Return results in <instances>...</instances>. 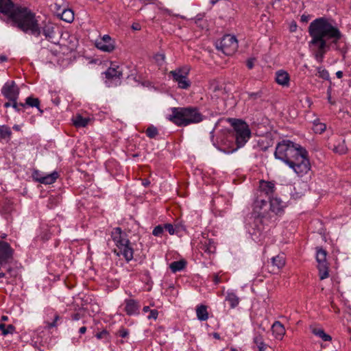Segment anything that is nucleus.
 I'll return each mask as SVG.
<instances>
[{"label": "nucleus", "mask_w": 351, "mask_h": 351, "mask_svg": "<svg viewBox=\"0 0 351 351\" xmlns=\"http://www.w3.org/2000/svg\"><path fill=\"white\" fill-rule=\"evenodd\" d=\"M274 157L287 164L300 177L304 176L311 169L308 152L290 140L278 143Z\"/></svg>", "instance_id": "1"}, {"label": "nucleus", "mask_w": 351, "mask_h": 351, "mask_svg": "<svg viewBox=\"0 0 351 351\" xmlns=\"http://www.w3.org/2000/svg\"><path fill=\"white\" fill-rule=\"evenodd\" d=\"M308 33L311 37L309 45H328L327 41L337 44L342 35L339 30L333 27L332 23H310Z\"/></svg>", "instance_id": "2"}, {"label": "nucleus", "mask_w": 351, "mask_h": 351, "mask_svg": "<svg viewBox=\"0 0 351 351\" xmlns=\"http://www.w3.org/2000/svg\"><path fill=\"white\" fill-rule=\"evenodd\" d=\"M0 14H3L13 22H38L40 16H36L28 8L14 4L11 0H0Z\"/></svg>", "instance_id": "3"}, {"label": "nucleus", "mask_w": 351, "mask_h": 351, "mask_svg": "<svg viewBox=\"0 0 351 351\" xmlns=\"http://www.w3.org/2000/svg\"><path fill=\"white\" fill-rule=\"evenodd\" d=\"M167 119L178 127H185L202 122L205 117L196 107H173Z\"/></svg>", "instance_id": "4"}, {"label": "nucleus", "mask_w": 351, "mask_h": 351, "mask_svg": "<svg viewBox=\"0 0 351 351\" xmlns=\"http://www.w3.org/2000/svg\"><path fill=\"white\" fill-rule=\"evenodd\" d=\"M19 30L25 34L38 36L43 33L46 38L53 43L58 40L60 34V28L55 23H43L44 26H40L39 23H12Z\"/></svg>", "instance_id": "5"}, {"label": "nucleus", "mask_w": 351, "mask_h": 351, "mask_svg": "<svg viewBox=\"0 0 351 351\" xmlns=\"http://www.w3.org/2000/svg\"><path fill=\"white\" fill-rule=\"evenodd\" d=\"M228 120L231 123L234 131H231V132L227 134V140L230 142H234V141L237 147L230 150H225L224 148L223 152L226 153H232L246 143L251 136V132L245 122L235 119H228Z\"/></svg>", "instance_id": "6"}, {"label": "nucleus", "mask_w": 351, "mask_h": 351, "mask_svg": "<svg viewBox=\"0 0 351 351\" xmlns=\"http://www.w3.org/2000/svg\"><path fill=\"white\" fill-rule=\"evenodd\" d=\"M111 238L118 248L117 252L114 251L117 255L123 256L127 263L132 261L134 257V248L128 234L121 228L116 227L111 232Z\"/></svg>", "instance_id": "7"}, {"label": "nucleus", "mask_w": 351, "mask_h": 351, "mask_svg": "<svg viewBox=\"0 0 351 351\" xmlns=\"http://www.w3.org/2000/svg\"><path fill=\"white\" fill-rule=\"evenodd\" d=\"M267 201L264 199L258 198L255 199L253 204V212L249 219L247 226H249V232L251 234H256L263 230V218L267 212Z\"/></svg>", "instance_id": "8"}, {"label": "nucleus", "mask_w": 351, "mask_h": 351, "mask_svg": "<svg viewBox=\"0 0 351 351\" xmlns=\"http://www.w3.org/2000/svg\"><path fill=\"white\" fill-rule=\"evenodd\" d=\"M216 47L226 56L234 54L238 49V41L233 35L226 34L216 43Z\"/></svg>", "instance_id": "9"}, {"label": "nucleus", "mask_w": 351, "mask_h": 351, "mask_svg": "<svg viewBox=\"0 0 351 351\" xmlns=\"http://www.w3.org/2000/svg\"><path fill=\"white\" fill-rule=\"evenodd\" d=\"M189 69L187 67L178 68L171 71L169 76L171 77L173 80L178 84L180 88L187 89L191 86V81L188 79Z\"/></svg>", "instance_id": "10"}, {"label": "nucleus", "mask_w": 351, "mask_h": 351, "mask_svg": "<svg viewBox=\"0 0 351 351\" xmlns=\"http://www.w3.org/2000/svg\"><path fill=\"white\" fill-rule=\"evenodd\" d=\"M326 256L327 252L322 247H317L316 260L320 280L327 278L329 276Z\"/></svg>", "instance_id": "11"}, {"label": "nucleus", "mask_w": 351, "mask_h": 351, "mask_svg": "<svg viewBox=\"0 0 351 351\" xmlns=\"http://www.w3.org/2000/svg\"><path fill=\"white\" fill-rule=\"evenodd\" d=\"M106 80L105 84L107 86L110 87L117 86L121 84V79L122 77V71L119 69V66L109 67L104 73Z\"/></svg>", "instance_id": "12"}, {"label": "nucleus", "mask_w": 351, "mask_h": 351, "mask_svg": "<svg viewBox=\"0 0 351 351\" xmlns=\"http://www.w3.org/2000/svg\"><path fill=\"white\" fill-rule=\"evenodd\" d=\"M275 189V184L273 182L261 180L259 182V194L256 199L261 198L268 202L273 197Z\"/></svg>", "instance_id": "13"}, {"label": "nucleus", "mask_w": 351, "mask_h": 351, "mask_svg": "<svg viewBox=\"0 0 351 351\" xmlns=\"http://www.w3.org/2000/svg\"><path fill=\"white\" fill-rule=\"evenodd\" d=\"M19 93V88L14 81L7 82L1 88L2 95L10 101L17 100Z\"/></svg>", "instance_id": "14"}, {"label": "nucleus", "mask_w": 351, "mask_h": 351, "mask_svg": "<svg viewBox=\"0 0 351 351\" xmlns=\"http://www.w3.org/2000/svg\"><path fill=\"white\" fill-rule=\"evenodd\" d=\"M13 250L10 245L0 241V265L3 266L12 259Z\"/></svg>", "instance_id": "15"}, {"label": "nucleus", "mask_w": 351, "mask_h": 351, "mask_svg": "<svg viewBox=\"0 0 351 351\" xmlns=\"http://www.w3.org/2000/svg\"><path fill=\"white\" fill-rule=\"evenodd\" d=\"M96 47L105 52H111L114 48V42L109 35H104L99 40L96 42Z\"/></svg>", "instance_id": "16"}, {"label": "nucleus", "mask_w": 351, "mask_h": 351, "mask_svg": "<svg viewBox=\"0 0 351 351\" xmlns=\"http://www.w3.org/2000/svg\"><path fill=\"white\" fill-rule=\"evenodd\" d=\"M124 311L129 316L139 314L140 303L138 301L133 299H125L124 300Z\"/></svg>", "instance_id": "17"}, {"label": "nucleus", "mask_w": 351, "mask_h": 351, "mask_svg": "<svg viewBox=\"0 0 351 351\" xmlns=\"http://www.w3.org/2000/svg\"><path fill=\"white\" fill-rule=\"evenodd\" d=\"M285 207V203L280 198L272 197L268 200L267 211L271 210L278 215L282 211Z\"/></svg>", "instance_id": "18"}, {"label": "nucleus", "mask_w": 351, "mask_h": 351, "mask_svg": "<svg viewBox=\"0 0 351 351\" xmlns=\"http://www.w3.org/2000/svg\"><path fill=\"white\" fill-rule=\"evenodd\" d=\"M271 330L275 338L278 340H282L286 332L284 325L279 321L274 322L271 326Z\"/></svg>", "instance_id": "19"}, {"label": "nucleus", "mask_w": 351, "mask_h": 351, "mask_svg": "<svg viewBox=\"0 0 351 351\" xmlns=\"http://www.w3.org/2000/svg\"><path fill=\"white\" fill-rule=\"evenodd\" d=\"M229 132H231V131L227 130L221 136L218 137L219 141L217 143L219 144V147H217V148L223 151L224 148L225 150H230L233 148L232 147L233 142H230L227 140V134Z\"/></svg>", "instance_id": "20"}, {"label": "nucleus", "mask_w": 351, "mask_h": 351, "mask_svg": "<svg viewBox=\"0 0 351 351\" xmlns=\"http://www.w3.org/2000/svg\"><path fill=\"white\" fill-rule=\"evenodd\" d=\"M285 264V258L283 254L278 255L271 259V267L273 272L278 271L284 267Z\"/></svg>", "instance_id": "21"}, {"label": "nucleus", "mask_w": 351, "mask_h": 351, "mask_svg": "<svg viewBox=\"0 0 351 351\" xmlns=\"http://www.w3.org/2000/svg\"><path fill=\"white\" fill-rule=\"evenodd\" d=\"M309 46L316 47V49L314 51L315 58L319 62H322L323 61L324 55L327 51V49H329V45L321 46L319 45H309Z\"/></svg>", "instance_id": "22"}, {"label": "nucleus", "mask_w": 351, "mask_h": 351, "mask_svg": "<svg viewBox=\"0 0 351 351\" xmlns=\"http://www.w3.org/2000/svg\"><path fill=\"white\" fill-rule=\"evenodd\" d=\"M289 75L287 72L280 70L276 73V82L283 86H288L289 84Z\"/></svg>", "instance_id": "23"}, {"label": "nucleus", "mask_w": 351, "mask_h": 351, "mask_svg": "<svg viewBox=\"0 0 351 351\" xmlns=\"http://www.w3.org/2000/svg\"><path fill=\"white\" fill-rule=\"evenodd\" d=\"M58 177V172L55 171L51 173L47 174L46 176L37 177L36 180L41 184H51L54 183Z\"/></svg>", "instance_id": "24"}, {"label": "nucleus", "mask_w": 351, "mask_h": 351, "mask_svg": "<svg viewBox=\"0 0 351 351\" xmlns=\"http://www.w3.org/2000/svg\"><path fill=\"white\" fill-rule=\"evenodd\" d=\"M57 19L62 20L64 22H73L74 13L71 9L63 8L62 11L57 16Z\"/></svg>", "instance_id": "25"}, {"label": "nucleus", "mask_w": 351, "mask_h": 351, "mask_svg": "<svg viewBox=\"0 0 351 351\" xmlns=\"http://www.w3.org/2000/svg\"><path fill=\"white\" fill-rule=\"evenodd\" d=\"M200 249L204 253H207L208 254H214L216 250V246L215 243L211 239H206L204 243H201Z\"/></svg>", "instance_id": "26"}, {"label": "nucleus", "mask_w": 351, "mask_h": 351, "mask_svg": "<svg viewBox=\"0 0 351 351\" xmlns=\"http://www.w3.org/2000/svg\"><path fill=\"white\" fill-rule=\"evenodd\" d=\"M332 149L335 153L339 154H344L347 152L348 148L345 144V140L339 141L337 144H333L332 145L329 147Z\"/></svg>", "instance_id": "27"}, {"label": "nucleus", "mask_w": 351, "mask_h": 351, "mask_svg": "<svg viewBox=\"0 0 351 351\" xmlns=\"http://www.w3.org/2000/svg\"><path fill=\"white\" fill-rule=\"evenodd\" d=\"M196 314L197 319L200 321H206L208 319V313L207 306L205 305H199L197 306Z\"/></svg>", "instance_id": "28"}, {"label": "nucleus", "mask_w": 351, "mask_h": 351, "mask_svg": "<svg viewBox=\"0 0 351 351\" xmlns=\"http://www.w3.org/2000/svg\"><path fill=\"white\" fill-rule=\"evenodd\" d=\"M186 265V261L182 259L180 261L172 262L170 264L169 267L173 273H176L184 269Z\"/></svg>", "instance_id": "29"}, {"label": "nucleus", "mask_w": 351, "mask_h": 351, "mask_svg": "<svg viewBox=\"0 0 351 351\" xmlns=\"http://www.w3.org/2000/svg\"><path fill=\"white\" fill-rule=\"evenodd\" d=\"M226 301H227L230 306V308H235L239 303V298L233 292H228L226 297Z\"/></svg>", "instance_id": "30"}, {"label": "nucleus", "mask_w": 351, "mask_h": 351, "mask_svg": "<svg viewBox=\"0 0 351 351\" xmlns=\"http://www.w3.org/2000/svg\"><path fill=\"white\" fill-rule=\"evenodd\" d=\"M88 121L89 119L88 118H85L80 114H77L73 119V124L77 128L86 127L88 125Z\"/></svg>", "instance_id": "31"}, {"label": "nucleus", "mask_w": 351, "mask_h": 351, "mask_svg": "<svg viewBox=\"0 0 351 351\" xmlns=\"http://www.w3.org/2000/svg\"><path fill=\"white\" fill-rule=\"evenodd\" d=\"M16 330V328L12 325L9 324L6 326L5 324L0 323V331L3 336H6L9 334H13Z\"/></svg>", "instance_id": "32"}, {"label": "nucleus", "mask_w": 351, "mask_h": 351, "mask_svg": "<svg viewBox=\"0 0 351 351\" xmlns=\"http://www.w3.org/2000/svg\"><path fill=\"white\" fill-rule=\"evenodd\" d=\"M12 135V131L10 128L5 125L0 126V141L8 138L10 139Z\"/></svg>", "instance_id": "33"}, {"label": "nucleus", "mask_w": 351, "mask_h": 351, "mask_svg": "<svg viewBox=\"0 0 351 351\" xmlns=\"http://www.w3.org/2000/svg\"><path fill=\"white\" fill-rule=\"evenodd\" d=\"M26 106H29L30 107H36L38 109L40 113L43 112V110L40 109V100L38 98H34L33 97H28L25 99V102L23 103Z\"/></svg>", "instance_id": "34"}, {"label": "nucleus", "mask_w": 351, "mask_h": 351, "mask_svg": "<svg viewBox=\"0 0 351 351\" xmlns=\"http://www.w3.org/2000/svg\"><path fill=\"white\" fill-rule=\"evenodd\" d=\"M312 332L315 335L320 337L324 341H329L332 339V337L329 335L325 333L323 329L315 328L312 330Z\"/></svg>", "instance_id": "35"}, {"label": "nucleus", "mask_w": 351, "mask_h": 351, "mask_svg": "<svg viewBox=\"0 0 351 351\" xmlns=\"http://www.w3.org/2000/svg\"><path fill=\"white\" fill-rule=\"evenodd\" d=\"M253 341L257 346L258 350L267 348V346L264 343L263 335L258 332L255 333Z\"/></svg>", "instance_id": "36"}, {"label": "nucleus", "mask_w": 351, "mask_h": 351, "mask_svg": "<svg viewBox=\"0 0 351 351\" xmlns=\"http://www.w3.org/2000/svg\"><path fill=\"white\" fill-rule=\"evenodd\" d=\"M66 8L64 5V0H56V2L52 5V10L54 12L56 16L62 11V8Z\"/></svg>", "instance_id": "37"}, {"label": "nucleus", "mask_w": 351, "mask_h": 351, "mask_svg": "<svg viewBox=\"0 0 351 351\" xmlns=\"http://www.w3.org/2000/svg\"><path fill=\"white\" fill-rule=\"evenodd\" d=\"M62 320V317H60L57 313L54 314L53 319L51 322L46 321L47 328L50 329L53 327H56L59 325L58 322Z\"/></svg>", "instance_id": "38"}, {"label": "nucleus", "mask_w": 351, "mask_h": 351, "mask_svg": "<svg viewBox=\"0 0 351 351\" xmlns=\"http://www.w3.org/2000/svg\"><path fill=\"white\" fill-rule=\"evenodd\" d=\"M326 129V124L320 122L315 121L313 123V130L315 133L322 134Z\"/></svg>", "instance_id": "39"}, {"label": "nucleus", "mask_w": 351, "mask_h": 351, "mask_svg": "<svg viewBox=\"0 0 351 351\" xmlns=\"http://www.w3.org/2000/svg\"><path fill=\"white\" fill-rule=\"evenodd\" d=\"M145 134L149 138H154L158 134V131L155 126L150 125L147 128Z\"/></svg>", "instance_id": "40"}, {"label": "nucleus", "mask_w": 351, "mask_h": 351, "mask_svg": "<svg viewBox=\"0 0 351 351\" xmlns=\"http://www.w3.org/2000/svg\"><path fill=\"white\" fill-rule=\"evenodd\" d=\"M95 337L98 339H104L106 341L110 339V334L106 330H103L102 331L97 332L95 335Z\"/></svg>", "instance_id": "41"}, {"label": "nucleus", "mask_w": 351, "mask_h": 351, "mask_svg": "<svg viewBox=\"0 0 351 351\" xmlns=\"http://www.w3.org/2000/svg\"><path fill=\"white\" fill-rule=\"evenodd\" d=\"M59 204V198L57 197H51L49 198L47 207L49 209L54 208Z\"/></svg>", "instance_id": "42"}, {"label": "nucleus", "mask_w": 351, "mask_h": 351, "mask_svg": "<svg viewBox=\"0 0 351 351\" xmlns=\"http://www.w3.org/2000/svg\"><path fill=\"white\" fill-rule=\"evenodd\" d=\"M318 76L324 80H328L330 77L328 71L322 67L317 69Z\"/></svg>", "instance_id": "43"}, {"label": "nucleus", "mask_w": 351, "mask_h": 351, "mask_svg": "<svg viewBox=\"0 0 351 351\" xmlns=\"http://www.w3.org/2000/svg\"><path fill=\"white\" fill-rule=\"evenodd\" d=\"M163 232H164V226L158 225L154 228V230L152 231V234L155 237H161Z\"/></svg>", "instance_id": "44"}, {"label": "nucleus", "mask_w": 351, "mask_h": 351, "mask_svg": "<svg viewBox=\"0 0 351 351\" xmlns=\"http://www.w3.org/2000/svg\"><path fill=\"white\" fill-rule=\"evenodd\" d=\"M12 107L14 108L15 110L17 112H20L23 110V108H25V104H23V103H18L17 100L12 101Z\"/></svg>", "instance_id": "45"}, {"label": "nucleus", "mask_w": 351, "mask_h": 351, "mask_svg": "<svg viewBox=\"0 0 351 351\" xmlns=\"http://www.w3.org/2000/svg\"><path fill=\"white\" fill-rule=\"evenodd\" d=\"M164 229L169 232L171 235L176 234L175 226L171 223L164 224Z\"/></svg>", "instance_id": "46"}, {"label": "nucleus", "mask_w": 351, "mask_h": 351, "mask_svg": "<svg viewBox=\"0 0 351 351\" xmlns=\"http://www.w3.org/2000/svg\"><path fill=\"white\" fill-rule=\"evenodd\" d=\"M117 335L122 337V338H125L128 336L129 335V330L127 328H125L123 327H121L117 332Z\"/></svg>", "instance_id": "47"}, {"label": "nucleus", "mask_w": 351, "mask_h": 351, "mask_svg": "<svg viewBox=\"0 0 351 351\" xmlns=\"http://www.w3.org/2000/svg\"><path fill=\"white\" fill-rule=\"evenodd\" d=\"M174 226L176 228V234L180 232L181 231H184L186 229L185 226L182 224V222L176 223Z\"/></svg>", "instance_id": "48"}, {"label": "nucleus", "mask_w": 351, "mask_h": 351, "mask_svg": "<svg viewBox=\"0 0 351 351\" xmlns=\"http://www.w3.org/2000/svg\"><path fill=\"white\" fill-rule=\"evenodd\" d=\"M261 92H256V93H248V97L250 99L255 100L258 98H260L261 97Z\"/></svg>", "instance_id": "49"}, {"label": "nucleus", "mask_w": 351, "mask_h": 351, "mask_svg": "<svg viewBox=\"0 0 351 351\" xmlns=\"http://www.w3.org/2000/svg\"><path fill=\"white\" fill-rule=\"evenodd\" d=\"M158 315V311L156 309H152L149 312V315L147 316L149 319H156Z\"/></svg>", "instance_id": "50"}, {"label": "nucleus", "mask_w": 351, "mask_h": 351, "mask_svg": "<svg viewBox=\"0 0 351 351\" xmlns=\"http://www.w3.org/2000/svg\"><path fill=\"white\" fill-rule=\"evenodd\" d=\"M254 58H250L246 62V66L249 69H252L254 67Z\"/></svg>", "instance_id": "51"}, {"label": "nucleus", "mask_w": 351, "mask_h": 351, "mask_svg": "<svg viewBox=\"0 0 351 351\" xmlns=\"http://www.w3.org/2000/svg\"><path fill=\"white\" fill-rule=\"evenodd\" d=\"M213 281L215 285H218L221 282V277L218 274H215L213 275Z\"/></svg>", "instance_id": "52"}, {"label": "nucleus", "mask_w": 351, "mask_h": 351, "mask_svg": "<svg viewBox=\"0 0 351 351\" xmlns=\"http://www.w3.org/2000/svg\"><path fill=\"white\" fill-rule=\"evenodd\" d=\"M311 19V16L310 15L303 14L301 16V22H308Z\"/></svg>", "instance_id": "53"}, {"label": "nucleus", "mask_w": 351, "mask_h": 351, "mask_svg": "<svg viewBox=\"0 0 351 351\" xmlns=\"http://www.w3.org/2000/svg\"><path fill=\"white\" fill-rule=\"evenodd\" d=\"M289 31L291 32H294L296 31L297 29V23H291L290 26H289Z\"/></svg>", "instance_id": "54"}, {"label": "nucleus", "mask_w": 351, "mask_h": 351, "mask_svg": "<svg viewBox=\"0 0 351 351\" xmlns=\"http://www.w3.org/2000/svg\"><path fill=\"white\" fill-rule=\"evenodd\" d=\"M132 28L134 30H140L141 29V23H132Z\"/></svg>", "instance_id": "55"}, {"label": "nucleus", "mask_w": 351, "mask_h": 351, "mask_svg": "<svg viewBox=\"0 0 351 351\" xmlns=\"http://www.w3.org/2000/svg\"><path fill=\"white\" fill-rule=\"evenodd\" d=\"M313 22L317 23V22H328V21L324 17H319V18H317V19H314L313 21Z\"/></svg>", "instance_id": "56"}, {"label": "nucleus", "mask_w": 351, "mask_h": 351, "mask_svg": "<svg viewBox=\"0 0 351 351\" xmlns=\"http://www.w3.org/2000/svg\"><path fill=\"white\" fill-rule=\"evenodd\" d=\"M80 315L79 313H74L71 315V319L73 320H79L80 319Z\"/></svg>", "instance_id": "57"}, {"label": "nucleus", "mask_w": 351, "mask_h": 351, "mask_svg": "<svg viewBox=\"0 0 351 351\" xmlns=\"http://www.w3.org/2000/svg\"><path fill=\"white\" fill-rule=\"evenodd\" d=\"M328 101L332 105H334L335 104V101L332 100L331 95L329 92H328Z\"/></svg>", "instance_id": "58"}, {"label": "nucleus", "mask_w": 351, "mask_h": 351, "mask_svg": "<svg viewBox=\"0 0 351 351\" xmlns=\"http://www.w3.org/2000/svg\"><path fill=\"white\" fill-rule=\"evenodd\" d=\"M8 60V58L5 55H0V62H6Z\"/></svg>", "instance_id": "59"}, {"label": "nucleus", "mask_w": 351, "mask_h": 351, "mask_svg": "<svg viewBox=\"0 0 351 351\" xmlns=\"http://www.w3.org/2000/svg\"><path fill=\"white\" fill-rule=\"evenodd\" d=\"M86 331V326H82L80 330H79V332L80 334H84Z\"/></svg>", "instance_id": "60"}, {"label": "nucleus", "mask_w": 351, "mask_h": 351, "mask_svg": "<svg viewBox=\"0 0 351 351\" xmlns=\"http://www.w3.org/2000/svg\"><path fill=\"white\" fill-rule=\"evenodd\" d=\"M336 76H337L339 79L341 78V77H343V72H342V71H337V72L336 73Z\"/></svg>", "instance_id": "61"}, {"label": "nucleus", "mask_w": 351, "mask_h": 351, "mask_svg": "<svg viewBox=\"0 0 351 351\" xmlns=\"http://www.w3.org/2000/svg\"><path fill=\"white\" fill-rule=\"evenodd\" d=\"M156 58L157 60H160L161 59L162 60H165V55L164 54H158L156 56Z\"/></svg>", "instance_id": "62"}, {"label": "nucleus", "mask_w": 351, "mask_h": 351, "mask_svg": "<svg viewBox=\"0 0 351 351\" xmlns=\"http://www.w3.org/2000/svg\"><path fill=\"white\" fill-rule=\"evenodd\" d=\"M12 101H8V102H5V103L4 104V107H5V108L10 107V106H12Z\"/></svg>", "instance_id": "63"}, {"label": "nucleus", "mask_w": 351, "mask_h": 351, "mask_svg": "<svg viewBox=\"0 0 351 351\" xmlns=\"http://www.w3.org/2000/svg\"><path fill=\"white\" fill-rule=\"evenodd\" d=\"M13 129L15 130V131H20L21 130V126L19 125H14L13 126Z\"/></svg>", "instance_id": "64"}]
</instances>
